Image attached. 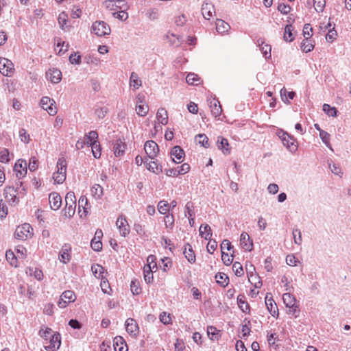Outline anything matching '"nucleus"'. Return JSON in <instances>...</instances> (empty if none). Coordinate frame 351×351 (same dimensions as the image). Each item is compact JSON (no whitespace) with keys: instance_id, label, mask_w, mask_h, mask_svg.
<instances>
[{"instance_id":"1","label":"nucleus","mask_w":351,"mask_h":351,"mask_svg":"<svg viewBox=\"0 0 351 351\" xmlns=\"http://www.w3.org/2000/svg\"><path fill=\"white\" fill-rule=\"evenodd\" d=\"M16 187L6 186L4 189V197L10 205L18 204L19 202V195H24L25 193V189L23 186L21 182L16 183Z\"/></svg>"},{"instance_id":"2","label":"nucleus","mask_w":351,"mask_h":351,"mask_svg":"<svg viewBox=\"0 0 351 351\" xmlns=\"http://www.w3.org/2000/svg\"><path fill=\"white\" fill-rule=\"evenodd\" d=\"M66 161L64 158H60L57 162L58 170L53 173V178L58 184H62L66 180Z\"/></svg>"},{"instance_id":"3","label":"nucleus","mask_w":351,"mask_h":351,"mask_svg":"<svg viewBox=\"0 0 351 351\" xmlns=\"http://www.w3.org/2000/svg\"><path fill=\"white\" fill-rule=\"evenodd\" d=\"M65 204L64 215L70 218L75 214L76 208V198L73 192L69 191L66 193L65 197Z\"/></svg>"},{"instance_id":"4","label":"nucleus","mask_w":351,"mask_h":351,"mask_svg":"<svg viewBox=\"0 0 351 351\" xmlns=\"http://www.w3.org/2000/svg\"><path fill=\"white\" fill-rule=\"evenodd\" d=\"M92 32L97 36H104L109 35L111 32L110 26L104 21H99L93 23Z\"/></svg>"},{"instance_id":"5","label":"nucleus","mask_w":351,"mask_h":351,"mask_svg":"<svg viewBox=\"0 0 351 351\" xmlns=\"http://www.w3.org/2000/svg\"><path fill=\"white\" fill-rule=\"evenodd\" d=\"M40 104L44 110L47 111L49 115H55L57 113L56 102L53 99L49 97H43Z\"/></svg>"},{"instance_id":"6","label":"nucleus","mask_w":351,"mask_h":351,"mask_svg":"<svg viewBox=\"0 0 351 351\" xmlns=\"http://www.w3.org/2000/svg\"><path fill=\"white\" fill-rule=\"evenodd\" d=\"M14 64L8 59L0 58V73L4 76H12L14 73Z\"/></svg>"},{"instance_id":"7","label":"nucleus","mask_w":351,"mask_h":351,"mask_svg":"<svg viewBox=\"0 0 351 351\" xmlns=\"http://www.w3.org/2000/svg\"><path fill=\"white\" fill-rule=\"evenodd\" d=\"M30 230H32L30 224L24 223L16 228L14 237L19 240H26L30 234Z\"/></svg>"},{"instance_id":"8","label":"nucleus","mask_w":351,"mask_h":351,"mask_svg":"<svg viewBox=\"0 0 351 351\" xmlns=\"http://www.w3.org/2000/svg\"><path fill=\"white\" fill-rule=\"evenodd\" d=\"M105 8L110 10H115L117 9L128 8V5L125 0H106L103 3Z\"/></svg>"},{"instance_id":"9","label":"nucleus","mask_w":351,"mask_h":351,"mask_svg":"<svg viewBox=\"0 0 351 351\" xmlns=\"http://www.w3.org/2000/svg\"><path fill=\"white\" fill-rule=\"evenodd\" d=\"M285 146L291 152H295L298 149V146L295 143V139L287 132H282V135L279 136Z\"/></svg>"},{"instance_id":"10","label":"nucleus","mask_w":351,"mask_h":351,"mask_svg":"<svg viewBox=\"0 0 351 351\" xmlns=\"http://www.w3.org/2000/svg\"><path fill=\"white\" fill-rule=\"evenodd\" d=\"M144 149L147 156L151 159H154L155 157H156L159 152L158 145L155 141L152 140L147 141L145 143Z\"/></svg>"},{"instance_id":"11","label":"nucleus","mask_w":351,"mask_h":351,"mask_svg":"<svg viewBox=\"0 0 351 351\" xmlns=\"http://www.w3.org/2000/svg\"><path fill=\"white\" fill-rule=\"evenodd\" d=\"M265 305L267 306V310L273 317L278 315V306L275 301L272 298L271 294L270 293H267L266 295Z\"/></svg>"},{"instance_id":"12","label":"nucleus","mask_w":351,"mask_h":351,"mask_svg":"<svg viewBox=\"0 0 351 351\" xmlns=\"http://www.w3.org/2000/svg\"><path fill=\"white\" fill-rule=\"evenodd\" d=\"M27 162L25 160H18L14 165V171L16 176L20 180L27 173Z\"/></svg>"},{"instance_id":"13","label":"nucleus","mask_w":351,"mask_h":351,"mask_svg":"<svg viewBox=\"0 0 351 351\" xmlns=\"http://www.w3.org/2000/svg\"><path fill=\"white\" fill-rule=\"evenodd\" d=\"M116 225L119 230L120 234L123 237H126L130 232V226L126 219L122 216L118 217Z\"/></svg>"},{"instance_id":"14","label":"nucleus","mask_w":351,"mask_h":351,"mask_svg":"<svg viewBox=\"0 0 351 351\" xmlns=\"http://www.w3.org/2000/svg\"><path fill=\"white\" fill-rule=\"evenodd\" d=\"M61 337L59 333H54L49 339V344L45 346V348L47 351H55L58 349L61 344Z\"/></svg>"},{"instance_id":"15","label":"nucleus","mask_w":351,"mask_h":351,"mask_svg":"<svg viewBox=\"0 0 351 351\" xmlns=\"http://www.w3.org/2000/svg\"><path fill=\"white\" fill-rule=\"evenodd\" d=\"M240 245L246 251L250 252L253 249V242L249 234L243 232L240 236Z\"/></svg>"},{"instance_id":"16","label":"nucleus","mask_w":351,"mask_h":351,"mask_svg":"<svg viewBox=\"0 0 351 351\" xmlns=\"http://www.w3.org/2000/svg\"><path fill=\"white\" fill-rule=\"evenodd\" d=\"M46 77L51 82L57 84L59 83L62 79V73L58 69H50L46 72Z\"/></svg>"},{"instance_id":"17","label":"nucleus","mask_w":351,"mask_h":351,"mask_svg":"<svg viewBox=\"0 0 351 351\" xmlns=\"http://www.w3.org/2000/svg\"><path fill=\"white\" fill-rule=\"evenodd\" d=\"M49 201L51 208L54 210H58L62 205L61 196L56 192H53L49 194Z\"/></svg>"},{"instance_id":"18","label":"nucleus","mask_w":351,"mask_h":351,"mask_svg":"<svg viewBox=\"0 0 351 351\" xmlns=\"http://www.w3.org/2000/svg\"><path fill=\"white\" fill-rule=\"evenodd\" d=\"M71 247L69 244H64L60 252L59 259L64 263H67L71 260Z\"/></svg>"},{"instance_id":"19","label":"nucleus","mask_w":351,"mask_h":351,"mask_svg":"<svg viewBox=\"0 0 351 351\" xmlns=\"http://www.w3.org/2000/svg\"><path fill=\"white\" fill-rule=\"evenodd\" d=\"M170 154L173 156L172 160L176 163L181 162L184 156V150L178 145L174 146L171 149Z\"/></svg>"},{"instance_id":"20","label":"nucleus","mask_w":351,"mask_h":351,"mask_svg":"<svg viewBox=\"0 0 351 351\" xmlns=\"http://www.w3.org/2000/svg\"><path fill=\"white\" fill-rule=\"evenodd\" d=\"M125 328L128 333L130 335L136 336L138 332V326L136 322L132 318H128L126 319L125 323Z\"/></svg>"},{"instance_id":"21","label":"nucleus","mask_w":351,"mask_h":351,"mask_svg":"<svg viewBox=\"0 0 351 351\" xmlns=\"http://www.w3.org/2000/svg\"><path fill=\"white\" fill-rule=\"evenodd\" d=\"M215 12L214 5L211 3L204 2L202 5V14L205 19L209 20Z\"/></svg>"},{"instance_id":"22","label":"nucleus","mask_w":351,"mask_h":351,"mask_svg":"<svg viewBox=\"0 0 351 351\" xmlns=\"http://www.w3.org/2000/svg\"><path fill=\"white\" fill-rule=\"evenodd\" d=\"M113 346L114 351H128L127 344L121 336L114 337L113 340Z\"/></svg>"},{"instance_id":"23","label":"nucleus","mask_w":351,"mask_h":351,"mask_svg":"<svg viewBox=\"0 0 351 351\" xmlns=\"http://www.w3.org/2000/svg\"><path fill=\"white\" fill-rule=\"evenodd\" d=\"M98 134L96 131L89 132L84 138V141L82 142L81 147H83L84 144H87L89 146L98 141Z\"/></svg>"},{"instance_id":"24","label":"nucleus","mask_w":351,"mask_h":351,"mask_svg":"<svg viewBox=\"0 0 351 351\" xmlns=\"http://www.w3.org/2000/svg\"><path fill=\"white\" fill-rule=\"evenodd\" d=\"M217 146L224 154H229L230 153V145L226 138L219 136L217 139Z\"/></svg>"},{"instance_id":"25","label":"nucleus","mask_w":351,"mask_h":351,"mask_svg":"<svg viewBox=\"0 0 351 351\" xmlns=\"http://www.w3.org/2000/svg\"><path fill=\"white\" fill-rule=\"evenodd\" d=\"M282 300L287 308L298 307L296 305V299L290 293H285L282 295Z\"/></svg>"},{"instance_id":"26","label":"nucleus","mask_w":351,"mask_h":351,"mask_svg":"<svg viewBox=\"0 0 351 351\" xmlns=\"http://www.w3.org/2000/svg\"><path fill=\"white\" fill-rule=\"evenodd\" d=\"M199 234L206 240H210L212 237V230L208 224H202L199 229Z\"/></svg>"},{"instance_id":"27","label":"nucleus","mask_w":351,"mask_h":351,"mask_svg":"<svg viewBox=\"0 0 351 351\" xmlns=\"http://www.w3.org/2000/svg\"><path fill=\"white\" fill-rule=\"evenodd\" d=\"M210 109L212 114L215 117H218L221 115L222 108L218 100L213 99L212 101H210Z\"/></svg>"},{"instance_id":"28","label":"nucleus","mask_w":351,"mask_h":351,"mask_svg":"<svg viewBox=\"0 0 351 351\" xmlns=\"http://www.w3.org/2000/svg\"><path fill=\"white\" fill-rule=\"evenodd\" d=\"M125 143L121 139L117 140L113 147L115 156H122L125 152Z\"/></svg>"},{"instance_id":"29","label":"nucleus","mask_w":351,"mask_h":351,"mask_svg":"<svg viewBox=\"0 0 351 351\" xmlns=\"http://www.w3.org/2000/svg\"><path fill=\"white\" fill-rule=\"evenodd\" d=\"M184 254L189 263H194L195 262V255L190 244L187 243L185 245Z\"/></svg>"},{"instance_id":"30","label":"nucleus","mask_w":351,"mask_h":351,"mask_svg":"<svg viewBox=\"0 0 351 351\" xmlns=\"http://www.w3.org/2000/svg\"><path fill=\"white\" fill-rule=\"evenodd\" d=\"M245 269H246V272H247V278H248V280L249 282L251 283V284H253V278H255V279H258L259 278V276L254 274V271H255V267L254 266L250 263V264H246L245 265Z\"/></svg>"},{"instance_id":"31","label":"nucleus","mask_w":351,"mask_h":351,"mask_svg":"<svg viewBox=\"0 0 351 351\" xmlns=\"http://www.w3.org/2000/svg\"><path fill=\"white\" fill-rule=\"evenodd\" d=\"M258 43L260 47V50L262 51L264 57L267 59L271 57V47L269 45L265 44L261 39L258 40Z\"/></svg>"},{"instance_id":"32","label":"nucleus","mask_w":351,"mask_h":351,"mask_svg":"<svg viewBox=\"0 0 351 351\" xmlns=\"http://www.w3.org/2000/svg\"><path fill=\"white\" fill-rule=\"evenodd\" d=\"M156 118L162 125H167L168 123L167 112L165 108L158 109L156 113Z\"/></svg>"},{"instance_id":"33","label":"nucleus","mask_w":351,"mask_h":351,"mask_svg":"<svg viewBox=\"0 0 351 351\" xmlns=\"http://www.w3.org/2000/svg\"><path fill=\"white\" fill-rule=\"evenodd\" d=\"M142 84L141 80L135 72H132L130 78V86L134 90L138 89Z\"/></svg>"},{"instance_id":"34","label":"nucleus","mask_w":351,"mask_h":351,"mask_svg":"<svg viewBox=\"0 0 351 351\" xmlns=\"http://www.w3.org/2000/svg\"><path fill=\"white\" fill-rule=\"evenodd\" d=\"M230 28V25L223 20L218 19L216 21V29L219 33L227 32Z\"/></svg>"},{"instance_id":"35","label":"nucleus","mask_w":351,"mask_h":351,"mask_svg":"<svg viewBox=\"0 0 351 351\" xmlns=\"http://www.w3.org/2000/svg\"><path fill=\"white\" fill-rule=\"evenodd\" d=\"M237 302L239 308L242 310L244 313H249L250 312V306L248 303L245 300V296L243 295H239L237 297Z\"/></svg>"},{"instance_id":"36","label":"nucleus","mask_w":351,"mask_h":351,"mask_svg":"<svg viewBox=\"0 0 351 351\" xmlns=\"http://www.w3.org/2000/svg\"><path fill=\"white\" fill-rule=\"evenodd\" d=\"M216 282L221 287H225L228 284V277L224 273H218L215 275Z\"/></svg>"},{"instance_id":"37","label":"nucleus","mask_w":351,"mask_h":351,"mask_svg":"<svg viewBox=\"0 0 351 351\" xmlns=\"http://www.w3.org/2000/svg\"><path fill=\"white\" fill-rule=\"evenodd\" d=\"M313 48L314 45L311 38H305L301 44V49L305 53L311 51Z\"/></svg>"},{"instance_id":"38","label":"nucleus","mask_w":351,"mask_h":351,"mask_svg":"<svg viewBox=\"0 0 351 351\" xmlns=\"http://www.w3.org/2000/svg\"><path fill=\"white\" fill-rule=\"evenodd\" d=\"M186 81L189 85L197 86L200 83V78L197 74L191 73L187 75Z\"/></svg>"},{"instance_id":"39","label":"nucleus","mask_w":351,"mask_h":351,"mask_svg":"<svg viewBox=\"0 0 351 351\" xmlns=\"http://www.w3.org/2000/svg\"><path fill=\"white\" fill-rule=\"evenodd\" d=\"M156 258L154 255H149L147 258V265L144 266V268H146L149 270L150 269H157V264H156Z\"/></svg>"},{"instance_id":"40","label":"nucleus","mask_w":351,"mask_h":351,"mask_svg":"<svg viewBox=\"0 0 351 351\" xmlns=\"http://www.w3.org/2000/svg\"><path fill=\"white\" fill-rule=\"evenodd\" d=\"M323 111L329 117H336L337 116V110L335 107H331L329 104L323 105Z\"/></svg>"},{"instance_id":"41","label":"nucleus","mask_w":351,"mask_h":351,"mask_svg":"<svg viewBox=\"0 0 351 351\" xmlns=\"http://www.w3.org/2000/svg\"><path fill=\"white\" fill-rule=\"evenodd\" d=\"M90 191L95 199H99L103 195V188L99 184L93 185Z\"/></svg>"},{"instance_id":"42","label":"nucleus","mask_w":351,"mask_h":351,"mask_svg":"<svg viewBox=\"0 0 351 351\" xmlns=\"http://www.w3.org/2000/svg\"><path fill=\"white\" fill-rule=\"evenodd\" d=\"M91 270H92L93 275L96 278H100L102 277V274L104 273V269L100 265L95 264V265H92Z\"/></svg>"},{"instance_id":"43","label":"nucleus","mask_w":351,"mask_h":351,"mask_svg":"<svg viewBox=\"0 0 351 351\" xmlns=\"http://www.w3.org/2000/svg\"><path fill=\"white\" fill-rule=\"evenodd\" d=\"M293 29L291 25H287L285 28L284 40L287 42H291L293 40L292 36V30Z\"/></svg>"},{"instance_id":"44","label":"nucleus","mask_w":351,"mask_h":351,"mask_svg":"<svg viewBox=\"0 0 351 351\" xmlns=\"http://www.w3.org/2000/svg\"><path fill=\"white\" fill-rule=\"evenodd\" d=\"M136 111L138 115L141 117H145L148 111H149V107L147 105L145 104H136Z\"/></svg>"},{"instance_id":"45","label":"nucleus","mask_w":351,"mask_h":351,"mask_svg":"<svg viewBox=\"0 0 351 351\" xmlns=\"http://www.w3.org/2000/svg\"><path fill=\"white\" fill-rule=\"evenodd\" d=\"M196 142L203 147H207L208 146V138L204 134H199L195 136Z\"/></svg>"},{"instance_id":"46","label":"nucleus","mask_w":351,"mask_h":351,"mask_svg":"<svg viewBox=\"0 0 351 351\" xmlns=\"http://www.w3.org/2000/svg\"><path fill=\"white\" fill-rule=\"evenodd\" d=\"M92 149V153L93 156L95 158H99L101 154V146L99 142L95 143L94 144L90 145Z\"/></svg>"},{"instance_id":"47","label":"nucleus","mask_w":351,"mask_h":351,"mask_svg":"<svg viewBox=\"0 0 351 351\" xmlns=\"http://www.w3.org/2000/svg\"><path fill=\"white\" fill-rule=\"evenodd\" d=\"M158 210L160 214H166L169 210V204L165 200L160 201L158 204Z\"/></svg>"},{"instance_id":"48","label":"nucleus","mask_w":351,"mask_h":351,"mask_svg":"<svg viewBox=\"0 0 351 351\" xmlns=\"http://www.w3.org/2000/svg\"><path fill=\"white\" fill-rule=\"evenodd\" d=\"M130 289L134 295H138L141 291V288L140 287L139 282L136 280H132L130 285Z\"/></svg>"},{"instance_id":"49","label":"nucleus","mask_w":351,"mask_h":351,"mask_svg":"<svg viewBox=\"0 0 351 351\" xmlns=\"http://www.w3.org/2000/svg\"><path fill=\"white\" fill-rule=\"evenodd\" d=\"M61 296L62 299L68 300L69 302H74L75 300V295L74 292L71 290L64 291Z\"/></svg>"},{"instance_id":"50","label":"nucleus","mask_w":351,"mask_h":351,"mask_svg":"<svg viewBox=\"0 0 351 351\" xmlns=\"http://www.w3.org/2000/svg\"><path fill=\"white\" fill-rule=\"evenodd\" d=\"M19 138L21 141L24 143H29L31 140L29 134L24 128H21L19 130Z\"/></svg>"},{"instance_id":"51","label":"nucleus","mask_w":351,"mask_h":351,"mask_svg":"<svg viewBox=\"0 0 351 351\" xmlns=\"http://www.w3.org/2000/svg\"><path fill=\"white\" fill-rule=\"evenodd\" d=\"M39 335L45 340H48L53 335L52 330L48 327H46L45 330L42 328L39 331Z\"/></svg>"},{"instance_id":"52","label":"nucleus","mask_w":351,"mask_h":351,"mask_svg":"<svg viewBox=\"0 0 351 351\" xmlns=\"http://www.w3.org/2000/svg\"><path fill=\"white\" fill-rule=\"evenodd\" d=\"M232 270L237 276H241L243 274V267L239 262H234L233 263Z\"/></svg>"},{"instance_id":"53","label":"nucleus","mask_w":351,"mask_h":351,"mask_svg":"<svg viewBox=\"0 0 351 351\" xmlns=\"http://www.w3.org/2000/svg\"><path fill=\"white\" fill-rule=\"evenodd\" d=\"M193 208V204L191 202H187L184 208L185 216H188L189 217H193L194 215Z\"/></svg>"},{"instance_id":"54","label":"nucleus","mask_w":351,"mask_h":351,"mask_svg":"<svg viewBox=\"0 0 351 351\" xmlns=\"http://www.w3.org/2000/svg\"><path fill=\"white\" fill-rule=\"evenodd\" d=\"M319 137L322 140L323 143L328 147L330 148V134L324 130H321L319 132Z\"/></svg>"},{"instance_id":"55","label":"nucleus","mask_w":351,"mask_h":351,"mask_svg":"<svg viewBox=\"0 0 351 351\" xmlns=\"http://www.w3.org/2000/svg\"><path fill=\"white\" fill-rule=\"evenodd\" d=\"M153 270L154 269L149 270L146 268H143L144 279L145 281L148 284L152 282L153 281Z\"/></svg>"},{"instance_id":"56","label":"nucleus","mask_w":351,"mask_h":351,"mask_svg":"<svg viewBox=\"0 0 351 351\" xmlns=\"http://www.w3.org/2000/svg\"><path fill=\"white\" fill-rule=\"evenodd\" d=\"M95 114L97 117L101 119L107 114L108 112V108L107 107H99L95 109Z\"/></svg>"},{"instance_id":"57","label":"nucleus","mask_w":351,"mask_h":351,"mask_svg":"<svg viewBox=\"0 0 351 351\" xmlns=\"http://www.w3.org/2000/svg\"><path fill=\"white\" fill-rule=\"evenodd\" d=\"M5 257L8 261L10 262L11 265L16 267V258L13 252L8 250L6 252Z\"/></svg>"},{"instance_id":"58","label":"nucleus","mask_w":351,"mask_h":351,"mask_svg":"<svg viewBox=\"0 0 351 351\" xmlns=\"http://www.w3.org/2000/svg\"><path fill=\"white\" fill-rule=\"evenodd\" d=\"M146 16L152 21L157 19L158 18V10L155 8L148 10L146 12Z\"/></svg>"},{"instance_id":"59","label":"nucleus","mask_w":351,"mask_h":351,"mask_svg":"<svg viewBox=\"0 0 351 351\" xmlns=\"http://www.w3.org/2000/svg\"><path fill=\"white\" fill-rule=\"evenodd\" d=\"M90 246L93 250L99 252L102 249V243L100 240H96V238H93Z\"/></svg>"},{"instance_id":"60","label":"nucleus","mask_w":351,"mask_h":351,"mask_svg":"<svg viewBox=\"0 0 351 351\" xmlns=\"http://www.w3.org/2000/svg\"><path fill=\"white\" fill-rule=\"evenodd\" d=\"M315 9L317 12H322L325 5L326 1L325 0H313Z\"/></svg>"},{"instance_id":"61","label":"nucleus","mask_w":351,"mask_h":351,"mask_svg":"<svg viewBox=\"0 0 351 351\" xmlns=\"http://www.w3.org/2000/svg\"><path fill=\"white\" fill-rule=\"evenodd\" d=\"M58 20L60 27L64 29L67 21V14L64 12H61Z\"/></svg>"},{"instance_id":"62","label":"nucleus","mask_w":351,"mask_h":351,"mask_svg":"<svg viewBox=\"0 0 351 351\" xmlns=\"http://www.w3.org/2000/svg\"><path fill=\"white\" fill-rule=\"evenodd\" d=\"M9 151L7 149H3L0 152V161L3 163H6L10 161Z\"/></svg>"},{"instance_id":"63","label":"nucleus","mask_w":351,"mask_h":351,"mask_svg":"<svg viewBox=\"0 0 351 351\" xmlns=\"http://www.w3.org/2000/svg\"><path fill=\"white\" fill-rule=\"evenodd\" d=\"M293 236L294 243L295 244L300 245L302 243V235H301L300 230L298 228L293 229Z\"/></svg>"},{"instance_id":"64","label":"nucleus","mask_w":351,"mask_h":351,"mask_svg":"<svg viewBox=\"0 0 351 351\" xmlns=\"http://www.w3.org/2000/svg\"><path fill=\"white\" fill-rule=\"evenodd\" d=\"M28 168L31 171H34L38 168V160L36 157L32 156L29 158Z\"/></svg>"}]
</instances>
